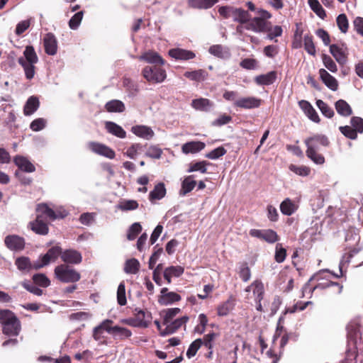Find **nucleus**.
Returning <instances> with one entry per match:
<instances>
[{
	"label": "nucleus",
	"mask_w": 363,
	"mask_h": 363,
	"mask_svg": "<svg viewBox=\"0 0 363 363\" xmlns=\"http://www.w3.org/2000/svg\"><path fill=\"white\" fill-rule=\"evenodd\" d=\"M304 143L307 147L306 155L308 158L316 164H323L325 159L318 152V145L328 147L330 145L328 138L325 135L315 134L305 139Z\"/></svg>",
	"instance_id": "f257e3e1"
},
{
	"label": "nucleus",
	"mask_w": 363,
	"mask_h": 363,
	"mask_svg": "<svg viewBox=\"0 0 363 363\" xmlns=\"http://www.w3.org/2000/svg\"><path fill=\"white\" fill-rule=\"evenodd\" d=\"M55 277L62 283H76L81 279L80 273L72 266L61 264L54 269Z\"/></svg>",
	"instance_id": "f03ea898"
},
{
	"label": "nucleus",
	"mask_w": 363,
	"mask_h": 363,
	"mask_svg": "<svg viewBox=\"0 0 363 363\" xmlns=\"http://www.w3.org/2000/svg\"><path fill=\"white\" fill-rule=\"evenodd\" d=\"M162 65L146 66L142 71L143 77L150 83L157 84L164 82L167 78L166 70Z\"/></svg>",
	"instance_id": "7ed1b4c3"
},
{
	"label": "nucleus",
	"mask_w": 363,
	"mask_h": 363,
	"mask_svg": "<svg viewBox=\"0 0 363 363\" xmlns=\"http://www.w3.org/2000/svg\"><path fill=\"white\" fill-rule=\"evenodd\" d=\"M324 274V272H320L314 274L305 284L303 291L313 292L317 289L324 290L330 288V285L333 284L332 281L323 277Z\"/></svg>",
	"instance_id": "20e7f679"
},
{
	"label": "nucleus",
	"mask_w": 363,
	"mask_h": 363,
	"mask_svg": "<svg viewBox=\"0 0 363 363\" xmlns=\"http://www.w3.org/2000/svg\"><path fill=\"white\" fill-rule=\"evenodd\" d=\"M62 249L60 246L52 247L45 255L40 257L39 260L33 263V269L38 270L51 262H55L59 256H62Z\"/></svg>",
	"instance_id": "39448f33"
},
{
	"label": "nucleus",
	"mask_w": 363,
	"mask_h": 363,
	"mask_svg": "<svg viewBox=\"0 0 363 363\" xmlns=\"http://www.w3.org/2000/svg\"><path fill=\"white\" fill-rule=\"evenodd\" d=\"M249 234L252 238H256L268 243H274L279 240V236L272 229H251Z\"/></svg>",
	"instance_id": "423d86ee"
},
{
	"label": "nucleus",
	"mask_w": 363,
	"mask_h": 363,
	"mask_svg": "<svg viewBox=\"0 0 363 363\" xmlns=\"http://www.w3.org/2000/svg\"><path fill=\"white\" fill-rule=\"evenodd\" d=\"M262 104L261 99L255 96L241 97L236 100L233 105L235 107L243 109H253L260 107Z\"/></svg>",
	"instance_id": "0eeeda50"
},
{
	"label": "nucleus",
	"mask_w": 363,
	"mask_h": 363,
	"mask_svg": "<svg viewBox=\"0 0 363 363\" xmlns=\"http://www.w3.org/2000/svg\"><path fill=\"white\" fill-rule=\"evenodd\" d=\"M270 23L264 21L263 19L255 17L249 20L245 26V28L255 33H265L269 30Z\"/></svg>",
	"instance_id": "6e6552de"
},
{
	"label": "nucleus",
	"mask_w": 363,
	"mask_h": 363,
	"mask_svg": "<svg viewBox=\"0 0 363 363\" xmlns=\"http://www.w3.org/2000/svg\"><path fill=\"white\" fill-rule=\"evenodd\" d=\"M87 147L93 152L104 156L108 159H113L116 156L113 150L106 145L97 142H89L87 144Z\"/></svg>",
	"instance_id": "1a4fd4ad"
},
{
	"label": "nucleus",
	"mask_w": 363,
	"mask_h": 363,
	"mask_svg": "<svg viewBox=\"0 0 363 363\" xmlns=\"http://www.w3.org/2000/svg\"><path fill=\"white\" fill-rule=\"evenodd\" d=\"M87 147L93 152L104 156L108 159H113L116 156L113 150L106 145L97 142H89L87 144Z\"/></svg>",
	"instance_id": "9d476101"
},
{
	"label": "nucleus",
	"mask_w": 363,
	"mask_h": 363,
	"mask_svg": "<svg viewBox=\"0 0 363 363\" xmlns=\"http://www.w3.org/2000/svg\"><path fill=\"white\" fill-rule=\"evenodd\" d=\"M330 52L340 65H343L347 62L348 55L347 48L344 45H330Z\"/></svg>",
	"instance_id": "9b49d317"
},
{
	"label": "nucleus",
	"mask_w": 363,
	"mask_h": 363,
	"mask_svg": "<svg viewBox=\"0 0 363 363\" xmlns=\"http://www.w3.org/2000/svg\"><path fill=\"white\" fill-rule=\"evenodd\" d=\"M4 243L7 248L12 251H21L25 247V240L17 235H7L4 239Z\"/></svg>",
	"instance_id": "f8f14e48"
},
{
	"label": "nucleus",
	"mask_w": 363,
	"mask_h": 363,
	"mask_svg": "<svg viewBox=\"0 0 363 363\" xmlns=\"http://www.w3.org/2000/svg\"><path fill=\"white\" fill-rule=\"evenodd\" d=\"M61 259L66 264H79L82 262V255L76 250L69 249L62 251Z\"/></svg>",
	"instance_id": "ddd939ff"
},
{
	"label": "nucleus",
	"mask_w": 363,
	"mask_h": 363,
	"mask_svg": "<svg viewBox=\"0 0 363 363\" xmlns=\"http://www.w3.org/2000/svg\"><path fill=\"white\" fill-rule=\"evenodd\" d=\"M182 299L179 294L171 291H168L167 288H162L160 291V295L158 297V303L162 306H167L175 302H178Z\"/></svg>",
	"instance_id": "4468645a"
},
{
	"label": "nucleus",
	"mask_w": 363,
	"mask_h": 363,
	"mask_svg": "<svg viewBox=\"0 0 363 363\" xmlns=\"http://www.w3.org/2000/svg\"><path fill=\"white\" fill-rule=\"evenodd\" d=\"M29 228L36 234L45 235L49 232V228L46 221L42 219L41 216H36L33 221L29 223Z\"/></svg>",
	"instance_id": "2eb2a0df"
},
{
	"label": "nucleus",
	"mask_w": 363,
	"mask_h": 363,
	"mask_svg": "<svg viewBox=\"0 0 363 363\" xmlns=\"http://www.w3.org/2000/svg\"><path fill=\"white\" fill-rule=\"evenodd\" d=\"M43 45L45 52L49 55H54L57 51V41L55 35L48 33L45 35L43 38Z\"/></svg>",
	"instance_id": "dca6fc26"
},
{
	"label": "nucleus",
	"mask_w": 363,
	"mask_h": 363,
	"mask_svg": "<svg viewBox=\"0 0 363 363\" xmlns=\"http://www.w3.org/2000/svg\"><path fill=\"white\" fill-rule=\"evenodd\" d=\"M169 55L177 60H189L195 58L196 54L182 48H173L169 50Z\"/></svg>",
	"instance_id": "f3484780"
},
{
	"label": "nucleus",
	"mask_w": 363,
	"mask_h": 363,
	"mask_svg": "<svg viewBox=\"0 0 363 363\" xmlns=\"http://www.w3.org/2000/svg\"><path fill=\"white\" fill-rule=\"evenodd\" d=\"M319 74L320 79L328 88L332 91H336L338 89L337 80L330 74H329L325 69H320Z\"/></svg>",
	"instance_id": "a211bd4d"
},
{
	"label": "nucleus",
	"mask_w": 363,
	"mask_h": 363,
	"mask_svg": "<svg viewBox=\"0 0 363 363\" xmlns=\"http://www.w3.org/2000/svg\"><path fill=\"white\" fill-rule=\"evenodd\" d=\"M300 108L303 111L305 114L315 123H319L320 121V117L312 106V105L307 101L301 100L298 102Z\"/></svg>",
	"instance_id": "6ab92c4d"
},
{
	"label": "nucleus",
	"mask_w": 363,
	"mask_h": 363,
	"mask_svg": "<svg viewBox=\"0 0 363 363\" xmlns=\"http://www.w3.org/2000/svg\"><path fill=\"white\" fill-rule=\"evenodd\" d=\"M189 320V317L185 315L180 318H177L174 321H171L169 323L166 325V328L164 331L161 332V335L164 336L169 334L174 333L176 332L181 326L185 324Z\"/></svg>",
	"instance_id": "aec40b11"
},
{
	"label": "nucleus",
	"mask_w": 363,
	"mask_h": 363,
	"mask_svg": "<svg viewBox=\"0 0 363 363\" xmlns=\"http://www.w3.org/2000/svg\"><path fill=\"white\" fill-rule=\"evenodd\" d=\"M139 59L154 65H163L165 63V60L155 51L146 52L140 55Z\"/></svg>",
	"instance_id": "412c9836"
},
{
	"label": "nucleus",
	"mask_w": 363,
	"mask_h": 363,
	"mask_svg": "<svg viewBox=\"0 0 363 363\" xmlns=\"http://www.w3.org/2000/svg\"><path fill=\"white\" fill-rule=\"evenodd\" d=\"M13 162L23 172L30 173L35 171V166L26 157L16 155L13 157Z\"/></svg>",
	"instance_id": "4be33fe9"
},
{
	"label": "nucleus",
	"mask_w": 363,
	"mask_h": 363,
	"mask_svg": "<svg viewBox=\"0 0 363 363\" xmlns=\"http://www.w3.org/2000/svg\"><path fill=\"white\" fill-rule=\"evenodd\" d=\"M184 268L182 266H171L164 270V278L167 284H171L172 277H179L183 274Z\"/></svg>",
	"instance_id": "5701e85b"
},
{
	"label": "nucleus",
	"mask_w": 363,
	"mask_h": 363,
	"mask_svg": "<svg viewBox=\"0 0 363 363\" xmlns=\"http://www.w3.org/2000/svg\"><path fill=\"white\" fill-rule=\"evenodd\" d=\"M335 108L337 113L345 118L349 117L353 113L350 105L343 99L337 100L335 103Z\"/></svg>",
	"instance_id": "b1692460"
},
{
	"label": "nucleus",
	"mask_w": 363,
	"mask_h": 363,
	"mask_svg": "<svg viewBox=\"0 0 363 363\" xmlns=\"http://www.w3.org/2000/svg\"><path fill=\"white\" fill-rule=\"evenodd\" d=\"M21 330V323L19 319H17L9 325H6L2 328V332L8 336H18Z\"/></svg>",
	"instance_id": "393cba45"
},
{
	"label": "nucleus",
	"mask_w": 363,
	"mask_h": 363,
	"mask_svg": "<svg viewBox=\"0 0 363 363\" xmlns=\"http://www.w3.org/2000/svg\"><path fill=\"white\" fill-rule=\"evenodd\" d=\"M40 106V101L37 96H30L24 107H23V113L25 116H30L34 113Z\"/></svg>",
	"instance_id": "a878e982"
},
{
	"label": "nucleus",
	"mask_w": 363,
	"mask_h": 363,
	"mask_svg": "<svg viewBox=\"0 0 363 363\" xmlns=\"http://www.w3.org/2000/svg\"><path fill=\"white\" fill-rule=\"evenodd\" d=\"M105 128L108 133L119 138H125L126 137V132L123 128L114 122L106 121L105 123Z\"/></svg>",
	"instance_id": "bb28decb"
},
{
	"label": "nucleus",
	"mask_w": 363,
	"mask_h": 363,
	"mask_svg": "<svg viewBox=\"0 0 363 363\" xmlns=\"http://www.w3.org/2000/svg\"><path fill=\"white\" fill-rule=\"evenodd\" d=\"M131 130L135 135L146 140L151 139L155 135L154 131L145 125H135L132 127Z\"/></svg>",
	"instance_id": "cd10ccee"
},
{
	"label": "nucleus",
	"mask_w": 363,
	"mask_h": 363,
	"mask_svg": "<svg viewBox=\"0 0 363 363\" xmlns=\"http://www.w3.org/2000/svg\"><path fill=\"white\" fill-rule=\"evenodd\" d=\"M277 79V72L271 71L265 74H260L255 78V82L259 85H270Z\"/></svg>",
	"instance_id": "c85d7f7f"
},
{
	"label": "nucleus",
	"mask_w": 363,
	"mask_h": 363,
	"mask_svg": "<svg viewBox=\"0 0 363 363\" xmlns=\"http://www.w3.org/2000/svg\"><path fill=\"white\" fill-rule=\"evenodd\" d=\"M208 72L204 70V69H197V70H194V71H187V72H185L184 74V76L191 80V81H194V82H203L204 80H206L208 77Z\"/></svg>",
	"instance_id": "c756f323"
},
{
	"label": "nucleus",
	"mask_w": 363,
	"mask_h": 363,
	"mask_svg": "<svg viewBox=\"0 0 363 363\" xmlns=\"http://www.w3.org/2000/svg\"><path fill=\"white\" fill-rule=\"evenodd\" d=\"M166 189L163 183H158L154 187V189L150 192L149 199L152 203L157 200H160L165 196Z\"/></svg>",
	"instance_id": "7c9ffc66"
},
{
	"label": "nucleus",
	"mask_w": 363,
	"mask_h": 363,
	"mask_svg": "<svg viewBox=\"0 0 363 363\" xmlns=\"http://www.w3.org/2000/svg\"><path fill=\"white\" fill-rule=\"evenodd\" d=\"M234 298L231 296L226 301L220 303L217 307V315L225 316L234 308Z\"/></svg>",
	"instance_id": "2f4dec72"
},
{
	"label": "nucleus",
	"mask_w": 363,
	"mask_h": 363,
	"mask_svg": "<svg viewBox=\"0 0 363 363\" xmlns=\"http://www.w3.org/2000/svg\"><path fill=\"white\" fill-rule=\"evenodd\" d=\"M205 147V144L201 141L189 142L182 145V152L185 154L196 153Z\"/></svg>",
	"instance_id": "473e14b6"
},
{
	"label": "nucleus",
	"mask_w": 363,
	"mask_h": 363,
	"mask_svg": "<svg viewBox=\"0 0 363 363\" xmlns=\"http://www.w3.org/2000/svg\"><path fill=\"white\" fill-rule=\"evenodd\" d=\"M37 216H41L42 219H44V216L49 218L51 220H54L57 218L55 212L50 208L46 203H39L36 207Z\"/></svg>",
	"instance_id": "72a5a7b5"
},
{
	"label": "nucleus",
	"mask_w": 363,
	"mask_h": 363,
	"mask_svg": "<svg viewBox=\"0 0 363 363\" xmlns=\"http://www.w3.org/2000/svg\"><path fill=\"white\" fill-rule=\"evenodd\" d=\"M251 15L247 11H245L241 8H235L233 13V21L238 22L240 24H245L250 19Z\"/></svg>",
	"instance_id": "f704fd0d"
},
{
	"label": "nucleus",
	"mask_w": 363,
	"mask_h": 363,
	"mask_svg": "<svg viewBox=\"0 0 363 363\" xmlns=\"http://www.w3.org/2000/svg\"><path fill=\"white\" fill-rule=\"evenodd\" d=\"M111 335L113 339L122 341L130 337L132 332L127 328L115 325Z\"/></svg>",
	"instance_id": "c9c22d12"
},
{
	"label": "nucleus",
	"mask_w": 363,
	"mask_h": 363,
	"mask_svg": "<svg viewBox=\"0 0 363 363\" xmlns=\"http://www.w3.org/2000/svg\"><path fill=\"white\" fill-rule=\"evenodd\" d=\"M218 0H189V6L193 9H208L213 7Z\"/></svg>",
	"instance_id": "e433bc0d"
},
{
	"label": "nucleus",
	"mask_w": 363,
	"mask_h": 363,
	"mask_svg": "<svg viewBox=\"0 0 363 363\" xmlns=\"http://www.w3.org/2000/svg\"><path fill=\"white\" fill-rule=\"evenodd\" d=\"M194 175L186 177L182 182V189L180 194L186 195L191 192L196 185V181L194 179Z\"/></svg>",
	"instance_id": "4c0bfd02"
},
{
	"label": "nucleus",
	"mask_w": 363,
	"mask_h": 363,
	"mask_svg": "<svg viewBox=\"0 0 363 363\" xmlns=\"http://www.w3.org/2000/svg\"><path fill=\"white\" fill-rule=\"evenodd\" d=\"M298 209V206L290 199H284L280 204V211L285 216L292 215Z\"/></svg>",
	"instance_id": "58836bf2"
},
{
	"label": "nucleus",
	"mask_w": 363,
	"mask_h": 363,
	"mask_svg": "<svg viewBox=\"0 0 363 363\" xmlns=\"http://www.w3.org/2000/svg\"><path fill=\"white\" fill-rule=\"evenodd\" d=\"M17 319L18 318L13 311L9 309H0V323L2 328Z\"/></svg>",
	"instance_id": "ea45409f"
},
{
	"label": "nucleus",
	"mask_w": 363,
	"mask_h": 363,
	"mask_svg": "<svg viewBox=\"0 0 363 363\" xmlns=\"http://www.w3.org/2000/svg\"><path fill=\"white\" fill-rule=\"evenodd\" d=\"M191 106L196 110L207 111L213 106V103L208 99L200 98L192 100Z\"/></svg>",
	"instance_id": "a19ab883"
},
{
	"label": "nucleus",
	"mask_w": 363,
	"mask_h": 363,
	"mask_svg": "<svg viewBox=\"0 0 363 363\" xmlns=\"http://www.w3.org/2000/svg\"><path fill=\"white\" fill-rule=\"evenodd\" d=\"M252 293L255 300L262 301L264 296V286L263 283L259 279H256L252 283Z\"/></svg>",
	"instance_id": "79ce46f5"
},
{
	"label": "nucleus",
	"mask_w": 363,
	"mask_h": 363,
	"mask_svg": "<svg viewBox=\"0 0 363 363\" xmlns=\"http://www.w3.org/2000/svg\"><path fill=\"white\" fill-rule=\"evenodd\" d=\"M18 62L21 65L24 69L25 75L26 79H31L34 77L35 73V64H30L26 62L23 57H21L18 60Z\"/></svg>",
	"instance_id": "37998d69"
},
{
	"label": "nucleus",
	"mask_w": 363,
	"mask_h": 363,
	"mask_svg": "<svg viewBox=\"0 0 363 363\" xmlns=\"http://www.w3.org/2000/svg\"><path fill=\"white\" fill-rule=\"evenodd\" d=\"M218 333L211 332L203 335L201 339V345L206 350H213L215 340L218 337Z\"/></svg>",
	"instance_id": "c03bdc74"
},
{
	"label": "nucleus",
	"mask_w": 363,
	"mask_h": 363,
	"mask_svg": "<svg viewBox=\"0 0 363 363\" xmlns=\"http://www.w3.org/2000/svg\"><path fill=\"white\" fill-rule=\"evenodd\" d=\"M106 110L108 112H123L125 109L124 104L120 101L113 99L107 102L105 105Z\"/></svg>",
	"instance_id": "a18cd8bd"
},
{
	"label": "nucleus",
	"mask_w": 363,
	"mask_h": 363,
	"mask_svg": "<svg viewBox=\"0 0 363 363\" xmlns=\"http://www.w3.org/2000/svg\"><path fill=\"white\" fill-rule=\"evenodd\" d=\"M140 270V262L137 259H128L125 263L124 271L127 274H135Z\"/></svg>",
	"instance_id": "49530a36"
},
{
	"label": "nucleus",
	"mask_w": 363,
	"mask_h": 363,
	"mask_svg": "<svg viewBox=\"0 0 363 363\" xmlns=\"http://www.w3.org/2000/svg\"><path fill=\"white\" fill-rule=\"evenodd\" d=\"M210 162L206 160L191 162L189 164L188 172H200L202 174L207 173V166L210 165Z\"/></svg>",
	"instance_id": "de8ad7c7"
},
{
	"label": "nucleus",
	"mask_w": 363,
	"mask_h": 363,
	"mask_svg": "<svg viewBox=\"0 0 363 363\" xmlns=\"http://www.w3.org/2000/svg\"><path fill=\"white\" fill-rule=\"evenodd\" d=\"M24 60L26 62L30 64H36L38 61V57L35 51V49L31 45H28L26 47L25 50L23 52Z\"/></svg>",
	"instance_id": "09e8293b"
},
{
	"label": "nucleus",
	"mask_w": 363,
	"mask_h": 363,
	"mask_svg": "<svg viewBox=\"0 0 363 363\" xmlns=\"http://www.w3.org/2000/svg\"><path fill=\"white\" fill-rule=\"evenodd\" d=\"M316 106L320 109V112L323 116L328 118H331L334 116L335 112L333 109L329 106L325 102L321 99L316 101Z\"/></svg>",
	"instance_id": "8fccbe9b"
},
{
	"label": "nucleus",
	"mask_w": 363,
	"mask_h": 363,
	"mask_svg": "<svg viewBox=\"0 0 363 363\" xmlns=\"http://www.w3.org/2000/svg\"><path fill=\"white\" fill-rule=\"evenodd\" d=\"M305 50L311 55L315 56L316 54L315 46L313 43V38L311 35H306L303 38Z\"/></svg>",
	"instance_id": "3c124183"
},
{
	"label": "nucleus",
	"mask_w": 363,
	"mask_h": 363,
	"mask_svg": "<svg viewBox=\"0 0 363 363\" xmlns=\"http://www.w3.org/2000/svg\"><path fill=\"white\" fill-rule=\"evenodd\" d=\"M15 264L20 271L33 269V264L30 263V259L27 257L17 258L15 261Z\"/></svg>",
	"instance_id": "603ef678"
},
{
	"label": "nucleus",
	"mask_w": 363,
	"mask_h": 363,
	"mask_svg": "<svg viewBox=\"0 0 363 363\" xmlns=\"http://www.w3.org/2000/svg\"><path fill=\"white\" fill-rule=\"evenodd\" d=\"M181 310L179 308H168L162 311L163 316V324L167 325L169 323L173 318L180 313Z\"/></svg>",
	"instance_id": "864d4df0"
},
{
	"label": "nucleus",
	"mask_w": 363,
	"mask_h": 363,
	"mask_svg": "<svg viewBox=\"0 0 363 363\" xmlns=\"http://www.w3.org/2000/svg\"><path fill=\"white\" fill-rule=\"evenodd\" d=\"M289 169L296 174L301 177H307L311 174V168L305 165L296 166L291 164Z\"/></svg>",
	"instance_id": "5fc2aeb1"
},
{
	"label": "nucleus",
	"mask_w": 363,
	"mask_h": 363,
	"mask_svg": "<svg viewBox=\"0 0 363 363\" xmlns=\"http://www.w3.org/2000/svg\"><path fill=\"white\" fill-rule=\"evenodd\" d=\"M308 3L312 11L320 18H324L326 16L325 11L318 0H308Z\"/></svg>",
	"instance_id": "6e6d98bb"
},
{
	"label": "nucleus",
	"mask_w": 363,
	"mask_h": 363,
	"mask_svg": "<svg viewBox=\"0 0 363 363\" xmlns=\"http://www.w3.org/2000/svg\"><path fill=\"white\" fill-rule=\"evenodd\" d=\"M118 208L123 211H133L138 208V203L135 200H123L119 203Z\"/></svg>",
	"instance_id": "4d7b16f0"
},
{
	"label": "nucleus",
	"mask_w": 363,
	"mask_h": 363,
	"mask_svg": "<svg viewBox=\"0 0 363 363\" xmlns=\"http://www.w3.org/2000/svg\"><path fill=\"white\" fill-rule=\"evenodd\" d=\"M117 302L121 306H125L127 303L125 296V285L124 281H121L118 285L117 289Z\"/></svg>",
	"instance_id": "13d9d810"
},
{
	"label": "nucleus",
	"mask_w": 363,
	"mask_h": 363,
	"mask_svg": "<svg viewBox=\"0 0 363 363\" xmlns=\"http://www.w3.org/2000/svg\"><path fill=\"white\" fill-rule=\"evenodd\" d=\"M238 274H239L240 278L244 282H247L250 279L251 270H250V267H248V264L247 262H245L240 264Z\"/></svg>",
	"instance_id": "bf43d9fd"
},
{
	"label": "nucleus",
	"mask_w": 363,
	"mask_h": 363,
	"mask_svg": "<svg viewBox=\"0 0 363 363\" xmlns=\"http://www.w3.org/2000/svg\"><path fill=\"white\" fill-rule=\"evenodd\" d=\"M322 61L324 66L331 72L336 73L337 72V67L334 60L330 56L326 54H322Z\"/></svg>",
	"instance_id": "052dcab7"
},
{
	"label": "nucleus",
	"mask_w": 363,
	"mask_h": 363,
	"mask_svg": "<svg viewBox=\"0 0 363 363\" xmlns=\"http://www.w3.org/2000/svg\"><path fill=\"white\" fill-rule=\"evenodd\" d=\"M33 282L41 287H48L50 284V279L44 274H35L33 276Z\"/></svg>",
	"instance_id": "680f3d73"
},
{
	"label": "nucleus",
	"mask_w": 363,
	"mask_h": 363,
	"mask_svg": "<svg viewBox=\"0 0 363 363\" xmlns=\"http://www.w3.org/2000/svg\"><path fill=\"white\" fill-rule=\"evenodd\" d=\"M339 130L344 136L349 139L356 140L357 138V130L353 129L352 126H340L339 127Z\"/></svg>",
	"instance_id": "e2e57ef3"
},
{
	"label": "nucleus",
	"mask_w": 363,
	"mask_h": 363,
	"mask_svg": "<svg viewBox=\"0 0 363 363\" xmlns=\"http://www.w3.org/2000/svg\"><path fill=\"white\" fill-rule=\"evenodd\" d=\"M201 339L200 338L196 339L194 341H193L190 344V345L186 351V357L189 359L194 357L196 354V352L201 348Z\"/></svg>",
	"instance_id": "0e129e2a"
},
{
	"label": "nucleus",
	"mask_w": 363,
	"mask_h": 363,
	"mask_svg": "<svg viewBox=\"0 0 363 363\" xmlns=\"http://www.w3.org/2000/svg\"><path fill=\"white\" fill-rule=\"evenodd\" d=\"M337 25L342 33H347L349 28V23L347 16L345 13L340 14L336 19Z\"/></svg>",
	"instance_id": "69168bd1"
},
{
	"label": "nucleus",
	"mask_w": 363,
	"mask_h": 363,
	"mask_svg": "<svg viewBox=\"0 0 363 363\" xmlns=\"http://www.w3.org/2000/svg\"><path fill=\"white\" fill-rule=\"evenodd\" d=\"M142 230V226L139 223H133L129 228L127 238L129 240H135Z\"/></svg>",
	"instance_id": "338daca9"
},
{
	"label": "nucleus",
	"mask_w": 363,
	"mask_h": 363,
	"mask_svg": "<svg viewBox=\"0 0 363 363\" xmlns=\"http://www.w3.org/2000/svg\"><path fill=\"white\" fill-rule=\"evenodd\" d=\"M350 124L353 129L357 130V133H363V119L361 117L352 116L350 119Z\"/></svg>",
	"instance_id": "774afa93"
}]
</instances>
